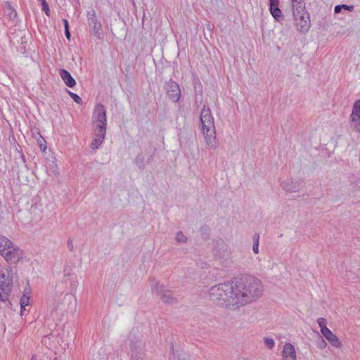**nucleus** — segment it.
<instances>
[{
    "label": "nucleus",
    "mask_w": 360,
    "mask_h": 360,
    "mask_svg": "<svg viewBox=\"0 0 360 360\" xmlns=\"http://www.w3.org/2000/svg\"><path fill=\"white\" fill-rule=\"evenodd\" d=\"M261 281L256 277L245 275L211 287L209 298L217 305L231 310L257 300L263 293Z\"/></svg>",
    "instance_id": "1"
},
{
    "label": "nucleus",
    "mask_w": 360,
    "mask_h": 360,
    "mask_svg": "<svg viewBox=\"0 0 360 360\" xmlns=\"http://www.w3.org/2000/svg\"><path fill=\"white\" fill-rule=\"evenodd\" d=\"M200 121L207 147L210 149H216L218 143L216 138L214 118L210 109L207 108L205 104L200 112Z\"/></svg>",
    "instance_id": "2"
},
{
    "label": "nucleus",
    "mask_w": 360,
    "mask_h": 360,
    "mask_svg": "<svg viewBox=\"0 0 360 360\" xmlns=\"http://www.w3.org/2000/svg\"><path fill=\"white\" fill-rule=\"evenodd\" d=\"M151 290L164 302L173 304L177 302V299L173 295L171 290H167L165 285L160 284L155 280H151L150 283Z\"/></svg>",
    "instance_id": "3"
},
{
    "label": "nucleus",
    "mask_w": 360,
    "mask_h": 360,
    "mask_svg": "<svg viewBox=\"0 0 360 360\" xmlns=\"http://www.w3.org/2000/svg\"><path fill=\"white\" fill-rule=\"evenodd\" d=\"M292 15L297 30L301 32H307L310 27V20L305 8L303 10H293Z\"/></svg>",
    "instance_id": "4"
},
{
    "label": "nucleus",
    "mask_w": 360,
    "mask_h": 360,
    "mask_svg": "<svg viewBox=\"0 0 360 360\" xmlns=\"http://www.w3.org/2000/svg\"><path fill=\"white\" fill-rule=\"evenodd\" d=\"M93 122L96 124L95 129H98L100 132L106 131V112L101 103H98L96 105Z\"/></svg>",
    "instance_id": "5"
},
{
    "label": "nucleus",
    "mask_w": 360,
    "mask_h": 360,
    "mask_svg": "<svg viewBox=\"0 0 360 360\" xmlns=\"http://www.w3.org/2000/svg\"><path fill=\"white\" fill-rule=\"evenodd\" d=\"M12 283L13 278L9 276L8 272L7 276L4 273L0 274V300L1 301L5 302L8 300Z\"/></svg>",
    "instance_id": "6"
},
{
    "label": "nucleus",
    "mask_w": 360,
    "mask_h": 360,
    "mask_svg": "<svg viewBox=\"0 0 360 360\" xmlns=\"http://www.w3.org/2000/svg\"><path fill=\"white\" fill-rule=\"evenodd\" d=\"M87 17L89 26L94 32V36L97 39H101L103 36L102 26L96 15L95 11L94 10L89 11Z\"/></svg>",
    "instance_id": "7"
},
{
    "label": "nucleus",
    "mask_w": 360,
    "mask_h": 360,
    "mask_svg": "<svg viewBox=\"0 0 360 360\" xmlns=\"http://www.w3.org/2000/svg\"><path fill=\"white\" fill-rule=\"evenodd\" d=\"M350 127L360 133V100L355 101L349 118Z\"/></svg>",
    "instance_id": "8"
},
{
    "label": "nucleus",
    "mask_w": 360,
    "mask_h": 360,
    "mask_svg": "<svg viewBox=\"0 0 360 360\" xmlns=\"http://www.w3.org/2000/svg\"><path fill=\"white\" fill-rule=\"evenodd\" d=\"M1 255L7 262L15 264L22 257V251L16 246L13 245L6 251L3 252Z\"/></svg>",
    "instance_id": "9"
},
{
    "label": "nucleus",
    "mask_w": 360,
    "mask_h": 360,
    "mask_svg": "<svg viewBox=\"0 0 360 360\" xmlns=\"http://www.w3.org/2000/svg\"><path fill=\"white\" fill-rule=\"evenodd\" d=\"M167 95L173 101L177 102L181 96V91L179 84L170 79L165 84Z\"/></svg>",
    "instance_id": "10"
},
{
    "label": "nucleus",
    "mask_w": 360,
    "mask_h": 360,
    "mask_svg": "<svg viewBox=\"0 0 360 360\" xmlns=\"http://www.w3.org/2000/svg\"><path fill=\"white\" fill-rule=\"evenodd\" d=\"M135 330H132L130 333L129 338L131 340V349L132 352V356H137V354H141L144 347V343L142 340L139 338L135 337Z\"/></svg>",
    "instance_id": "11"
},
{
    "label": "nucleus",
    "mask_w": 360,
    "mask_h": 360,
    "mask_svg": "<svg viewBox=\"0 0 360 360\" xmlns=\"http://www.w3.org/2000/svg\"><path fill=\"white\" fill-rule=\"evenodd\" d=\"M281 186L288 192H298L302 188V183L298 179H290L282 181Z\"/></svg>",
    "instance_id": "12"
},
{
    "label": "nucleus",
    "mask_w": 360,
    "mask_h": 360,
    "mask_svg": "<svg viewBox=\"0 0 360 360\" xmlns=\"http://www.w3.org/2000/svg\"><path fill=\"white\" fill-rule=\"evenodd\" d=\"M61 304L60 310L62 311H66L70 308L72 309L76 305V297L72 294L68 293L64 296Z\"/></svg>",
    "instance_id": "13"
},
{
    "label": "nucleus",
    "mask_w": 360,
    "mask_h": 360,
    "mask_svg": "<svg viewBox=\"0 0 360 360\" xmlns=\"http://www.w3.org/2000/svg\"><path fill=\"white\" fill-rule=\"evenodd\" d=\"M321 333L333 347L336 348L341 347L342 344L338 338L329 328L324 329Z\"/></svg>",
    "instance_id": "14"
},
{
    "label": "nucleus",
    "mask_w": 360,
    "mask_h": 360,
    "mask_svg": "<svg viewBox=\"0 0 360 360\" xmlns=\"http://www.w3.org/2000/svg\"><path fill=\"white\" fill-rule=\"evenodd\" d=\"M284 360H296V354L294 347L290 343H286L283 349Z\"/></svg>",
    "instance_id": "15"
},
{
    "label": "nucleus",
    "mask_w": 360,
    "mask_h": 360,
    "mask_svg": "<svg viewBox=\"0 0 360 360\" xmlns=\"http://www.w3.org/2000/svg\"><path fill=\"white\" fill-rule=\"evenodd\" d=\"M59 75L61 79L65 82V84L68 87L72 88L76 84L75 79L72 77V75L68 70L65 69H60L59 71Z\"/></svg>",
    "instance_id": "16"
},
{
    "label": "nucleus",
    "mask_w": 360,
    "mask_h": 360,
    "mask_svg": "<svg viewBox=\"0 0 360 360\" xmlns=\"http://www.w3.org/2000/svg\"><path fill=\"white\" fill-rule=\"evenodd\" d=\"M94 139L91 143V148L94 150H96L98 148V147L102 144L106 131L100 132L98 129H94Z\"/></svg>",
    "instance_id": "17"
},
{
    "label": "nucleus",
    "mask_w": 360,
    "mask_h": 360,
    "mask_svg": "<svg viewBox=\"0 0 360 360\" xmlns=\"http://www.w3.org/2000/svg\"><path fill=\"white\" fill-rule=\"evenodd\" d=\"M13 245V243L6 237L0 235V254L6 251L10 247Z\"/></svg>",
    "instance_id": "18"
},
{
    "label": "nucleus",
    "mask_w": 360,
    "mask_h": 360,
    "mask_svg": "<svg viewBox=\"0 0 360 360\" xmlns=\"http://www.w3.org/2000/svg\"><path fill=\"white\" fill-rule=\"evenodd\" d=\"M269 10L272 16L278 21L283 19V15L281 9L278 8V4L270 5Z\"/></svg>",
    "instance_id": "19"
},
{
    "label": "nucleus",
    "mask_w": 360,
    "mask_h": 360,
    "mask_svg": "<svg viewBox=\"0 0 360 360\" xmlns=\"http://www.w3.org/2000/svg\"><path fill=\"white\" fill-rule=\"evenodd\" d=\"M4 8L6 11L8 13V16L10 20H15L17 17L16 11L11 6L8 1H6L4 3Z\"/></svg>",
    "instance_id": "20"
},
{
    "label": "nucleus",
    "mask_w": 360,
    "mask_h": 360,
    "mask_svg": "<svg viewBox=\"0 0 360 360\" xmlns=\"http://www.w3.org/2000/svg\"><path fill=\"white\" fill-rule=\"evenodd\" d=\"M134 163L139 169H143L145 168L144 156L139 153L136 155Z\"/></svg>",
    "instance_id": "21"
},
{
    "label": "nucleus",
    "mask_w": 360,
    "mask_h": 360,
    "mask_svg": "<svg viewBox=\"0 0 360 360\" xmlns=\"http://www.w3.org/2000/svg\"><path fill=\"white\" fill-rule=\"evenodd\" d=\"M292 1V11L293 10H303L305 7V4L304 2V0H291Z\"/></svg>",
    "instance_id": "22"
},
{
    "label": "nucleus",
    "mask_w": 360,
    "mask_h": 360,
    "mask_svg": "<svg viewBox=\"0 0 360 360\" xmlns=\"http://www.w3.org/2000/svg\"><path fill=\"white\" fill-rule=\"evenodd\" d=\"M259 236L258 233H255L253 236V246H252V250L255 254H257L259 252Z\"/></svg>",
    "instance_id": "23"
},
{
    "label": "nucleus",
    "mask_w": 360,
    "mask_h": 360,
    "mask_svg": "<svg viewBox=\"0 0 360 360\" xmlns=\"http://www.w3.org/2000/svg\"><path fill=\"white\" fill-rule=\"evenodd\" d=\"M176 240L179 243H186L188 240V238L186 236H184L182 231H178L176 234Z\"/></svg>",
    "instance_id": "24"
},
{
    "label": "nucleus",
    "mask_w": 360,
    "mask_h": 360,
    "mask_svg": "<svg viewBox=\"0 0 360 360\" xmlns=\"http://www.w3.org/2000/svg\"><path fill=\"white\" fill-rule=\"evenodd\" d=\"M317 323L319 324V326H320L321 328V332L322 333V331H323L324 329H328L327 326H326V324H327V321L326 319L324 318H319L317 319Z\"/></svg>",
    "instance_id": "25"
},
{
    "label": "nucleus",
    "mask_w": 360,
    "mask_h": 360,
    "mask_svg": "<svg viewBox=\"0 0 360 360\" xmlns=\"http://www.w3.org/2000/svg\"><path fill=\"white\" fill-rule=\"evenodd\" d=\"M68 94L70 95V96L73 99V101L77 103V104H82V98L76 94L73 93V92H71L69 90H67Z\"/></svg>",
    "instance_id": "26"
},
{
    "label": "nucleus",
    "mask_w": 360,
    "mask_h": 360,
    "mask_svg": "<svg viewBox=\"0 0 360 360\" xmlns=\"http://www.w3.org/2000/svg\"><path fill=\"white\" fill-rule=\"evenodd\" d=\"M30 298H29V297H21L20 300V307L22 309H25V307L28 306L30 304Z\"/></svg>",
    "instance_id": "27"
},
{
    "label": "nucleus",
    "mask_w": 360,
    "mask_h": 360,
    "mask_svg": "<svg viewBox=\"0 0 360 360\" xmlns=\"http://www.w3.org/2000/svg\"><path fill=\"white\" fill-rule=\"evenodd\" d=\"M264 344L266 347L271 349L274 347V340L270 338H264Z\"/></svg>",
    "instance_id": "28"
},
{
    "label": "nucleus",
    "mask_w": 360,
    "mask_h": 360,
    "mask_svg": "<svg viewBox=\"0 0 360 360\" xmlns=\"http://www.w3.org/2000/svg\"><path fill=\"white\" fill-rule=\"evenodd\" d=\"M40 1L41 2V6H42L43 11L45 12L46 15L49 16L50 15V10H49V5H48L47 2L46 1V0H40Z\"/></svg>",
    "instance_id": "29"
},
{
    "label": "nucleus",
    "mask_w": 360,
    "mask_h": 360,
    "mask_svg": "<svg viewBox=\"0 0 360 360\" xmlns=\"http://www.w3.org/2000/svg\"><path fill=\"white\" fill-rule=\"evenodd\" d=\"M326 345H327V344H326V342L325 341V340L321 336H319V340L317 341V346L320 349H323L326 347Z\"/></svg>",
    "instance_id": "30"
},
{
    "label": "nucleus",
    "mask_w": 360,
    "mask_h": 360,
    "mask_svg": "<svg viewBox=\"0 0 360 360\" xmlns=\"http://www.w3.org/2000/svg\"><path fill=\"white\" fill-rule=\"evenodd\" d=\"M155 152V148H154L152 154H150V156L147 159V161H146L147 164H150L153 160Z\"/></svg>",
    "instance_id": "31"
},
{
    "label": "nucleus",
    "mask_w": 360,
    "mask_h": 360,
    "mask_svg": "<svg viewBox=\"0 0 360 360\" xmlns=\"http://www.w3.org/2000/svg\"><path fill=\"white\" fill-rule=\"evenodd\" d=\"M22 297H29V298H30V297H31L30 290L29 288L25 289Z\"/></svg>",
    "instance_id": "32"
},
{
    "label": "nucleus",
    "mask_w": 360,
    "mask_h": 360,
    "mask_svg": "<svg viewBox=\"0 0 360 360\" xmlns=\"http://www.w3.org/2000/svg\"><path fill=\"white\" fill-rule=\"evenodd\" d=\"M343 8V6L342 5H337L335 7L334 11L335 13H339L341 12L342 9Z\"/></svg>",
    "instance_id": "33"
},
{
    "label": "nucleus",
    "mask_w": 360,
    "mask_h": 360,
    "mask_svg": "<svg viewBox=\"0 0 360 360\" xmlns=\"http://www.w3.org/2000/svg\"><path fill=\"white\" fill-rule=\"evenodd\" d=\"M68 248L70 251H73L74 250V245L71 240H68Z\"/></svg>",
    "instance_id": "34"
},
{
    "label": "nucleus",
    "mask_w": 360,
    "mask_h": 360,
    "mask_svg": "<svg viewBox=\"0 0 360 360\" xmlns=\"http://www.w3.org/2000/svg\"><path fill=\"white\" fill-rule=\"evenodd\" d=\"M342 6H343L342 8L348 10L349 11H352L354 9V6H348V5H346V4H342Z\"/></svg>",
    "instance_id": "35"
},
{
    "label": "nucleus",
    "mask_w": 360,
    "mask_h": 360,
    "mask_svg": "<svg viewBox=\"0 0 360 360\" xmlns=\"http://www.w3.org/2000/svg\"><path fill=\"white\" fill-rule=\"evenodd\" d=\"M18 153L21 160L22 161V162L25 163V155H23V153L20 151H18Z\"/></svg>",
    "instance_id": "36"
},
{
    "label": "nucleus",
    "mask_w": 360,
    "mask_h": 360,
    "mask_svg": "<svg viewBox=\"0 0 360 360\" xmlns=\"http://www.w3.org/2000/svg\"><path fill=\"white\" fill-rule=\"evenodd\" d=\"M65 37H67V39L68 40H70V32L69 29L65 30Z\"/></svg>",
    "instance_id": "37"
},
{
    "label": "nucleus",
    "mask_w": 360,
    "mask_h": 360,
    "mask_svg": "<svg viewBox=\"0 0 360 360\" xmlns=\"http://www.w3.org/2000/svg\"><path fill=\"white\" fill-rule=\"evenodd\" d=\"M63 22L64 23L65 30L69 29L68 21L66 19H63Z\"/></svg>",
    "instance_id": "38"
},
{
    "label": "nucleus",
    "mask_w": 360,
    "mask_h": 360,
    "mask_svg": "<svg viewBox=\"0 0 360 360\" xmlns=\"http://www.w3.org/2000/svg\"><path fill=\"white\" fill-rule=\"evenodd\" d=\"M278 0H269V6L270 5H274V4H278Z\"/></svg>",
    "instance_id": "39"
},
{
    "label": "nucleus",
    "mask_w": 360,
    "mask_h": 360,
    "mask_svg": "<svg viewBox=\"0 0 360 360\" xmlns=\"http://www.w3.org/2000/svg\"><path fill=\"white\" fill-rule=\"evenodd\" d=\"M26 310V309H22L20 307V316H23L24 311Z\"/></svg>",
    "instance_id": "40"
},
{
    "label": "nucleus",
    "mask_w": 360,
    "mask_h": 360,
    "mask_svg": "<svg viewBox=\"0 0 360 360\" xmlns=\"http://www.w3.org/2000/svg\"><path fill=\"white\" fill-rule=\"evenodd\" d=\"M32 360H34V356H32Z\"/></svg>",
    "instance_id": "41"
}]
</instances>
